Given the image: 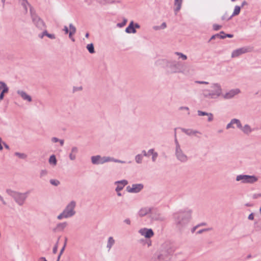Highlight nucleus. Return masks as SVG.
Instances as JSON below:
<instances>
[{"instance_id":"f257e3e1","label":"nucleus","mask_w":261,"mask_h":261,"mask_svg":"<svg viewBox=\"0 0 261 261\" xmlns=\"http://www.w3.org/2000/svg\"><path fill=\"white\" fill-rule=\"evenodd\" d=\"M192 210L187 208L173 214L174 225L177 230L181 232L185 229L192 219Z\"/></svg>"},{"instance_id":"f03ea898","label":"nucleus","mask_w":261,"mask_h":261,"mask_svg":"<svg viewBox=\"0 0 261 261\" xmlns=\"http://www.w3.org/2000/svg\"><path fill=\"white\" fill-rule=\"evenodd\" d=\"M175 251L174 246L169 242L163 243L161 249L155 252L151 258V261H170Z\"/></svg>"},{"instance_id":"7ed1b4c3","label":"nucleus","mask_w":261,"mask_h":261,"mask_svg":"<svg viewBox=\"0 0 261 261\" xmlns=\"http://www.w3.org/2000/svg\"><path fill=\"white\" fill-rule=\"evenodd\" d=\"M162 62L169 73H182L187 75L189 73L179 62L176 60L164 59L162 60Z\"/></svg>"},{"instance_id":"20e7f679","label":"nucleus","mask_w":261,"mask_h":261,"mask_svg":"<svg viewBox=\"0 0 261 261\" xmlns=\"http://www.w3.org/2000/svg\"><path fill=\"white\" fill-rule=\"evenodd\" d=\"M211 88L212 90L204 89L202 90V95L204 97L215 99L221 95L222 89L219 84H213Z\"/></svg>"},{"instance_id":"39448f33","label":"nucleus","mask_w":261,"mask_h":261,"mask_svg":"<svg viewBox=\"0 0 261 261\" xmlns=\"http://www.w3.org/2000/svg\"><path fill=\"white\" fill-rule=\"evenodd\" d=\"M6 192L9 195L12 197L15 202L19 205H23L27 198L28 194L29 193V191L22 193L13 191L11 189H7Z\"/></svg>"},{"instance_id":"423d86ee","label":"nucleus","mask_w":261,"mask_h":261,"mask_svg":"<svg viewBox=\"0 0 261 261\" xmlns=\"http://www.w3.org/2000/svg\"><path fill=\"white\" fill-rule=\"evenodd\" d=\"M30 14L33 24L39 30L46 28L45 23L35 12L33 8L30 6Z\"/></svg>"},{"instance_id":"0eeeda50","label":"nucleus","mask_w":261,"mask_h":261,"mask_svg":"<svg viewBox=\"0 0 261 261\" xmlns=\"http://www.w3.org/2000/svg\"><path fill=\"white\" fill-rule=\"evenodd\" d=\"M236 181H241V183L253 184L258 180V177L255 175L240 174L237 176Z\"/></svg>"},{"instance_id":"6e6552de","label":"nucleus","mask_w":261,"mask_h":261,"mask_svg":"<svg viewBox=\"0 0 261 261\" xmlns=\"http://www.w3.org/2000/svg\"><path fill=\"white\" fill-rule=\"evenodd\" d=\"M76 206L75 201L72 200L70 201L67 205L66 206L65 209L63 210L64 213L67 216V218L73 216L75 214V211L74 208Z\"/></svg>"},{"instance_id":"1a4fd4ad","label":"nucleus","mask_w":261,"mask_h":261,"mask_svg":"<svg viewBox=\"0 0 261 261\" xmlns=\"http://www.w3.org/2000/svg\"><path fill=\"white\" fill-rule=\"evenodd\" d=\"M91 160L92 163L94 165L103 164L111 160L110 156H101L100 155L92 156Z\"/></svg>"},{"instance_id":"9d476101","label":"nucleus","mask_w":261,"mask_h":261,"mask_svg":"<svg viewBox=\"0 0 261 261\" xmlns=\"http://www.w3.org/2000/svg\"><path fill=\"white\" fill-rule=\"evenodd\" d=\"M175 155L178 161L185 163L188 161V156L184 152L181 148L175 150Z\"/></svg>"},{"instance_id":"9b49d317","label":"nucleus","mask_w":261,"mask_h":261,"mask_svg":"<svg viewBox=\"0 0 261 261\" xmlns=\"http://www.w3.org/2000/svg\"><path fill=\"white\" fill-rule=\"evenodd\" d=\"M144 186L142 184H133L132 187L129 186L126 187V191L129 193H137L143 189Z\"/></svg>"},{"instance_id":"f8f14e48","label":"nucleus","mask_w":261,"mask_h":261,"mask_svg":"<svg viewBox=\"0 0 261 261\" xmlns=\"http://www.w3.org/2000/svg\"><path fill=\"white\" fill-rule=\"evenodd\" d=\"M150 217L152 220L155 221H164L165 220L164 216L159 213L157 210L153 208L151 212Z\"/></svg>"},{"instance_id":"ddd939ff","label":"nucleus","mask_w":261,"mask_h":261,"mask_svg":"<svg viewBox=\"0 0 261 261\" xmlns=\"http://www.w3.org/2000/svg\"><path fill=\"white\" fill-rule=\"evenodd\" d=\"M250 50L248 47H242L234 50L231 53V58H236L240 55L249 52Z\"/></svg>"},{"instance_id":"4468645a","label":"nucleus","mask_w":261,"mask_h":261,"mask_svg":"<svg viewBox=\"0 0 261 261\" xmlns=\"http://www.w3.org/2000/svg\"><path fill=\"white\" fill-rule=\"evenodd\" d=\"M139 232L142 235L144 236L147 239H150L152 237L154 232L151 229H148L146 228H141L139 230Z\"/></svg>"},{"instance_id":"2eb2a0df","label":"nucleus","mask_w":261,"mask_h":261,"mask_svg":"<svg viewBox=\"0 0 261 261\" xmlns=\"http://www.w3.org/2000/svg\"><path fill=\"white\" fill-rule=\"evenodd\" d=\"M240 92V90L239 89H232L224 94L223 97L225 99H230Z\"/></svg>"},{"instance_id":"dca6fc26","label":"nucleus","mask_w":261,"mask_h":261,"mask_svg":"<svg viewBox=\"0 0 261 261\" xmlns=\"http://www.w3.org/2000/svg\"><path fill=\"white\" fill-rule=\"evenodd\" d=\"M127 184L128 181L125 179L115 181V184L118 185L115 189V191L116 192H120L124 188L125 186L127 185Z\"/></svg>"},{"instance_id":"f3484780","label":"nucleus","mask_w":261,"mask_h":261,"mask_svg":"<svg viewBox=\"0 0 261 261\" xmlns=\"http://www.w3.org/2000/svg\"><path fill=\"white\" fill-rule=\"evenodd\" d=\"M17 93L19 95L23 100L29 102L32 101L31 96L28 95L25 92L22 90H18Z\"/></svg>"},{"instance_id":"a211bd4d","label":"nucleus","mask_w":261,"mask_h":261,"mask_svg":"<svg viewBox=\"0 0 261 261\" xmlns=\"http://www.w3.org/2000/svg\"><path fill=\"white\" fill-rule=\"evenodd\" d=\"M181 130L182 132L185 133L186 135L188 136H192L196 135L197 134H201V133L198 130H193L192 129H186L184 128H181Z\"/></svg>"},{"instance_id":"6ab92c4d","label":"nucleus","mask_w":261,"mask_h":261,"mask_svg":"<svg viewBox=\"0 0 261 261\" xmlns=\"http://www.w3.org/2000/svg\"><path fill=\"white\" fill-rule=\"evenodd\" d=\"M152 208L150 207H145L141 208L139 212V215L140 217H143L148 214H151V212H152Z\"/></svg>"},{"instance_id":"aec40b11","label":"nucleus","mask_w":261,"mask_h":261,"mask_svg":"<svg viewBox=\"0 0 261 261\" xmlns=\"http://www.w3.org/2000/svg\"><path fill=\"white\" fill-rule=\"evenodd\" d=\"M125 32L127 33L130 34V33H136V30L135 29L134 27V22L133 21H132L128 26L125 29Z\"/></svg>"},{"instance_id":"412c9836","label":"nucleus","mask_w":261,"mask_h":261,"mask_svg":"<svg viewBox=\"0 0 261 261\" xmlns=\"http://www.w3.org/2000/svg\"><path fill=\"white\" fill-rule=\"evenodd\" d=\"M254 130V129L251 128L249 125L246 124L243 126L241 131L245 135H249Z\"/></svg>"},{"instance_id":"4be33fe9","label":"nucleus","mask_w":261,"mask_h":261,"mask_svg":"<svg viewBox=\"0 0 261 261\" xmlns=\"http://www.w3.org/2000/svg\"><path fill=\"white\" fill-rule=\"evenodd\" d=\"M67 226V222L59 223L57 225L56 227L54 229V231H62Z\"/></svg>"},{"instance_id":"5701e85b","label":"nucleus","mask_w":261,"mask_h":261,"mask_svg":"<svg viewBox=\"0 0 261 261\" xmlns=\"http://www.w3.org/2000/svg\"><path fill=\"white\" fill-rule=\"evenodd\" d=\"M182 0H174V12L176 14L181 9Z\"/></svg>"},{"instance_id":"b1692460","label":"nucleus","mask_w":261,"mask_h":261,"mask_svg":"<svg viewBox=\"0 0 261 261\" xmlns=\"http://www.w3.org/2000/svg\"><path fill=\"white\" fill-rule=\"evenodd\" d=\"M115 243V240L113 239L112 237H110L108 238L107 248L108 249V250H110L112 247L114 245Z\"/></svg>"},{"instance_id":"393cba45","label":"nucleus","mask_w":261,"mask_h":261,"mask_svg":"<svg viewBox=\"0 0 261 261\" xmlns=\"http://www.w3.org/2000/svg\"><path fill=\"white\" fill-rule=\"evenodd\" d=\"M0 85H1V87H2V92L4 93H8L9 91V88L7 86V85H6V84L4 82H0Z\"/></svg>"},{"instance_id":"a878e982","label":"nucleus","mask_w":261,"mask_h":261,"mask_svg":"<svg viewBox=\"0 0 261 261\" xmlns=\"http://www.w3.org/2000/svg\"><path fill=\"white\" fill-rule=\"evenodd\" d=\"M49 163L51 165L55 166L57 165V161L56 156L54 154L50 155L49 159Z\"/></svg>"},{"instance_id":"bb28decb","label":"nucleus","mask_w":261,"mask_h":261,"mask_svg":"<svg viewBox=\"0 0 261 261\" xmlns=\"http://www.w3.org/2000/svg\"><path fill=\"white\" fill-rule=\"evenodd\" d=\"M86 48L90 54H94L95 53L94 47L93 43L88 44Z\"/></svg>"},{"instance_id":"cd10ccee","label":"nucleus","mask_w":261,"mask_h":261,"mask_svg":"<svg viewBox=\"0 0 261 261\" xmlns=\"http://www.w3.org/2000/svg\"><path fill=\"white\" fill-rule=\"evenodd\" d=\"M241 7L238 6H236L234 7L233 12L232 14L231 15L232 17H233V16L237 15L240 13V10H241Z\"/></svg>"},{"instance_id":"c85d7f7f","label":"nucleus","mask_w":261,"mask_h":261,"mask_svg":"<svg viewBox=\"0 0 261 261\" xmlns=\"http://www.w3.org/2000/svg\"><path fill=\"white\" fill-rule=\"evenodd\" d=\"M216 38L224 39V37H223V35L220 34V33L219 34H216L215 35H213L211 37L209 41H210L212 40L215 39Z\"/></svg>"},{"instance_id":"c756f323","label":"nucleus","mask_w":261,"mask_h":261,"mask_svg":"<svg viewBox=\"0 0 261 261\" xmlns=\"http://www.w3.org/2000/svg\"><path fill=\"white\" fill-rule=\"evenodd\" d=\"M143 155L138 154L135 156V161L137 163L141 164L142 162Z\"/></svg>"},{"instance_id":"7c9ffc66","label":"nucleus","mask_w":261,"mask_h":261,"mask_svg":"<svg viewBox=\"0 0 261 261\" xmlns=\"http://www.w3.org/2000/svg\"><path fill=\"white\" fill-rule=\"evenodd\" d=\"M69 28L70 29V31H69V33H70V35L74 34L76 33V28L72 23L69 24Z\"/></svg>"},{"instance_id":"2f4dec72","label":"nucleus","mask_w":261,"mask_h":261,"mask_svg":"<svg viewBox=\"0 0 261 261\" xmlns=\"http://www.w3.org/2000/svg\"><path fill=\"white\" fill-rule=\"evenodd\" d=\"M234 124L237 125V127L241 130L243 128V126L242 125L240 120L238 119L234 118Z\"/></svg>"},{"instance_id":"473e14b6","label":"nucleus","mask_w":261,"mask_h":261,"mask_svg":"<svg viewBox=\"0 0 261 261\" xmlns=\"http://www.w3.org/2000/svg\"><path fill=\"white\" fill-rule=\"evenodd\" d=\"M14 154H15V155H16V156H18V158H19L20 159H25L27 157V155L25 153H20V152H16Z\"/></svg>"},{"instance_id":"72a5a7b5","label":"nucleus","mask_w":261,"mask_h":261,"mask_svg":"<svg viewBox=\"0 0 261 261\" xmlns=\"http://www.w3.org/2000/svg\"><path fill=\"white\" fill-rule=\"evenodd\" d=\"M45 36H47L49 38L51 39H55L56 38V36L54 34H49L46 30V28L45 29Z\"/></svg>"},{"instance_id":"f704fd0d","label":"nucleus","mask_w":261,"mask_h":261,"mask_svg":"<svg viewBox=\"0 0 261 261\" xmlns=\"http://www.w3.org/2000/svg\"><path fill=\"white\" fill-rule=\"evenodd\" d=\"M50 183L55 186H58L60 185V182L58 180L51 179L49 181Z\"/></svg>"},{"instance_id":"c9c22d12","label":"nucleus","mask_w":261,"mask_h":261,"mask_svg":"<svg viewBox=\"0 0 261 261\" xmlns=\"http://www.w3.org/2000/svg\"><path fill=\"white\" fill-rule=\"evenodd\" d=\"M234 124V118L231 119L230 122L228 123L226 125V129H229V128H234V127L233 126V124Z\"/></svg>"},{"instance_id":"e433bc0d","label":"nucleus","mask_w":261,"mask_h":261,"mask_svg":"<svg viewBox=\"0 0 261 261\" xmlns=\"http://www.w3.org/2000/svg\"><path fill=\"white\" fill-rule=\"evenodd\" d=\"M175 54L179 56V58H181L183 60H186L187 59V56L181 53L175 52Z\"/></svg>"},{"instance_id":"4c0bfd02","label":"nucleus","mask_w":261,"mask_h":261,"mask_svg":"<svg viewBox=\"0 0 261 261\" xmlns=\"http://www.w3.org/2000/svg\"><path fill=\"white\" fill-rule=\"evenodd\" d=\"M127 21V19L125 18H124L122 22L118 23L117 24V26L119 28H122V27H124L126 24Z\"/></svg>"},{"instance_id":"58836bf2","label":"nucleus","mask_w":261,"mask_h":261,"mask_svg":"<svg viewBox=\"0 0 261 261\" xmlns=\"http://www.w3.org/2000/svg\"><path fill=\"white\" fill-rule=\"evenodd\" d=\"M59 239H60V237L58 238V240L57 243H56V244L55 245V246H54V247L53 248V253L54 254H56L57 252L58 247V243H59Z\"/></svg>"},{"instance_id":"ea45409f","label":"nucleus","mask_w":261,"mask_h":261,"mask_svg":"<svg viewBox=\"0 0 261 261\" xmlns=\"http://www.w3.org/2000/svg\"><path fill=\"white\" fill-rule=\"evenodd\" d=\"M212 230V228H204V229H200L199 230H198L196 233L197 234H201L204 232H206V231H210V230Z\"/></svg>"},{"instance_id":"a19ab883","label":"nucleus","mask_w":261,"mask_h":261,"mask_svg":"<svg viewBox=\"0 0 261 261\" xmlns=\"http://www.w3.org/2000/svg\"><path fill=\"white\" fill-rule=\"evenodd\" d=\"M232 16H228V15H227V13H225L224 15L223 16H222V20H230L231 18H232Z\"/></svg>"},{"instance_id":"79ce46f5","label":"nucleus","mask_w":261,"mask_h":261,"mask_svg":"<svg viewBox=\"0 0 261 261\" xmlns=\"http://www.w3.org/2000/svg\"><path fill=\"white\" fill-rule=\"evenodd\" d=\"M23 2L22 3V5L25 10V13H27L28 11L27 5H30L27 0H23Z\"/></svg>"},{"instance_id":"37998d69","label":"nucleus","mask_w":261,"mask_h":261,"mask_svg":"<svg viewBox=\"0 0 261 261\" xmlns=\"http://www.w3.org/2000/svg\"><path fill=\"white\" fill-rule=\"evenodd\" d=\"M209 113H207V112H203V111H200V110H198V111H197L198 115L199 116H207Z\"/></svg>"},{"instance_id":"c03bdc74","label":"nucleus","mask_w":261,"mask_h":261,"mask_svg":"<svg viewBox=\"0 0 261 261\" xmlns=\"http://www.w3.org/2000/svg\"><path fill=\"white\" fill-rule=\"evenodd\" d=\"M111 160L110 161V162H114L115 163H122V164L125 163V161L119 160L118 159H114L113 158H111Z\"/></svg>"},{"instance_id":"a18cd8bd","label":"nucleus","mask_w":261,"mask_h":261,"mask_svg":"<svg viewBox=\"0 0 261 261\" xmlns=\"http://www.w3.org/2000/svg\"><path fill=\"white\" fill-rule=\"evenodd\" d=\"M220 34L223 35V37H224V38H225L226 37L232 38L233 36V35L232 34H225L224 33V32H223V31L220 32Z\"/></svg>"},{"instance_id":"49530a36","label":"nucleus","mask_w":261,"mask_h":261,"mask_svg":"<svg viewBox=\"0 0 261 261\" xmlns=\"http://www.w3.org/2000/svg\"><path fill=\"white\" fill-rule=\"evenodd\" d=\"M66 216V215L65 214V213L63 211V212L62 213H61L60 215H59L58 216L57 218L59 220H61L63 218H67V216Z\"/></svg>"},{"instance_id":"de8ad7c7","label":"nucleus","mask_w":261,"mask_h":261,"mask_svg":"<svg viewBox=\"0 0 261 261\" xmlns=\"http://www.w3.org/2000/svg\"><path fill=\"white\" fill-rule=\"evenodd\" d=\"M213 30L215 31H218L222 28V25L217 24H214L213 25Z\"/></svg>"},{"instance_id":"09e8293b","label":"nucleus","mask_w":261,"mask_h":261,"mask_svg":"<svg viewBox=\"0 0 261 261\" xmlns=\"http://www.w3.org/2000/svg\"><path fill=\"white\" fill-rule=\"evenodd\" d=\"M208 116V118H207V121L208 122H211L214 119V116H213V114L211 113H210L208 114V115H207Z\"/></svg>"},{"instance_id":"8fccbe9b","label":"nucleus","mask_w":261,"mask_h":261,"mask_svg":"<svg viewBox=\"0 0 261 261\" xmlns=\"http://www.w3.org/2000/svg\"><path fill=\"white\" fill-rule=\"evenodd\" d=\"M69 159L72 160V161H74L76 159V154H74V153H73L72 152H71L70 154H69Z\"/></svg>"},{"instance_id":"3c124183","label":"nucleus","mask_w":261,"mask_h":261,"mask_svg":"<svg viewBox=\"0 0 261 261\" xmlns=\"http://www.w3.org/2000/svg\"><path fill=\"white\" fill-rule=\"evenodd\" d=\"M152 161L154 162L156 161V159L158 156V153L155 152L152 154Z\"/></svg>"},{"instance_id":"603ef678","label":"nucleus","mask_w":261,"mask_h":261,"mask_svg":"<svg viewBox=\"0 0 261 261\" xmlns=\"http://www.w3.org/2000/svg\"><path fill=\"white\" fill-rule=\"evenodd\" d=\"M47 174V171L46 170H42L40 172V176L42 177L45 176Z\"/></svg>"},{"instance_id":"864d4df0","label":"nucleus","mask_w":261,"mask_h":261,"mask_svg":"<svg viewBox=\"0 0 261 261\" xmlns=\"http://www.w3.org/2000/svg\"><path fill=\"white\" fill-rule=\"evenodd\" d=\"M179 110H186V111H188V115H190L189 108L188 107H179Z\"/></svg>"},{"instance_id":"5fc2aeb1","label":"nucleus","mask_w":261,"mask_h":261,"mask_svg":"<svg viewBox=\"0 0 261 261\" xmlns=\"http://www.w3.org/2000/svg\"><path fill=\"white\" fill-rule=\"evenodd\" d=\"M175 150L181 148V147H180V145H179V143H178V141H177L176 138H175Z\"/></svg>"},{"instance_id":"6e6d98bb","label":"nucleus","mask_w":261,"mask_h":261,"mask_svg":"<svg viewBox=\"0 0 261 261\" xmlns=\"http://www.w3.org/2000/svg\"><path fill=\"white\" fill-rule=\"evenodd\" d=\"M99 2L101 4H105V3H112L113 2L111 0H98Z\"/></svg>"},{"instance_id":"4d7b16f0","label":"nucleus","mask_w":261,"mask_h":261,"mask_svg":"<svg viewBox=\"0 0 261 261\" xmlns=\"http://www.w3.org/2000/svg\"><path fill=\"white\" fill-rule=\"evenodd\" d=\"M195 82L199 84H208V83L205 81H196Z\"/></svg>"},{"instance_id":"13d9d810","label":"nucleus","mask_w":261,"mask_h":261,"mask_svg":"<svg viewBox=\"0 0 261 261\" xmlns=\"http://www.w3.org/2000/svg\"><path fill=\"white\" fill-rule=\"evenodd\" d=\"M78 151V149L76 147H73L71 149V152L76 154Z\"/></svg>"},{"instance_id":"bf43d9fd","label":"nucleus","mask_w":261,"mask_h":261,"mask_svg":"<svg viewBox=\"0 0 261 261\" xmlns=\"http://www.w3.org/2000/svg\"><path fill=\"white\" fill-rule=\"evenodd\" d=\"M42 30L43 31L42 33L38 35V37L41 39H42L45 36V29Z\"/></svg>"},{"instance_id":"052dcab7","label":"nucleus","mask_w":261,"mask_h":261,"mask_svg":"<svg viewBox=\"0 0 261 261\" xmlns=\"http://www.w3.org/2000/svg\"><path fill=\"white\" fill-rule=\"evenodd\" d=\"M63 31L65 32V34H68L69 33V29L66 25L64 27Z\"/></svg>"},{"instance_id":"680f3d73","label":"nucleus","mask_w":261,"mask_h":261,"mask_svg":"<svg viewBox=\"0 0 261 261\" xmlns=\"http://www.w3.org/2000/svg\"><path fill=\"white\" fill-rule=\"evenodd\" d=\"M59 139L56 137H53L51 138V141L54 143H56L59 142Z\"/></svg>"},{"instance_id":"e2e57ef3","label":"nucleus","mask_w":261,"mask_h":261,"mask_svg":"<svg viewBox=\"0 0 261 261\" xmlns=\"http://www.w3.org/2000/svg\"><path fill=\"white\" fill-rule=\"evenodd\" d=\"M248 218L249 220H253L254 219V214H253V213H251L249 215Z\"/></svg>"},{"instance_id":"0e129e2a","label":"nucleus","mask_w":261,"mask_h":261,"mask_svg":"<svg viewBox=\"0 0 261 261\" xmlns=\"http://www.w3.org/2000/svg\"><path fill=\"white\" fill-rule=\"evenodd\" d=\"M69 34V38L71 39V40L72 41V42H74L75 41V39L73 37V35L74 34H71L70 35V33H68Z\"/></svg>"},{"instance_id":"69168bd1","label":"nucleus","mask_w":261,"mask_h":261,"mask_svg":"<svg viewBox=\"0 0 261 261\" xmlns=\"http://www.w3.org/2000/svg\"><path fill=\"white\" fill-rule=\"evenodd\" d=\"M124 222L126 223L128 225H130V220L129 219H126L124 220Z\"/></svg>"},{"instance_id":"338daca9","label":"nucleus","mask_w":261,"mask_h":261,"mask_svg":"<svg viewBox=\"0 0 261 261\" xmlns=\"http://www.w3.org/2000/svg\"><path fill=\"white\" fill-rule=\"evenodd\" d=\"M4 147L7 149H10V148H9V145L6 143H5V142H3V143H2Z\"/></svg>"},{"instance_id":"774afa93","label":"nucleus","mask_w":261,"mask_h":261,"mask_svg":"<svg viewBox=\"0 0 261 261\" xmlns=\"http://www.w3.org/2000/svg\"><path fill=\"white\" fill-rule=\"evenodd\" d=\"M5 94V93H3L2 92H1V93H0V101L4 99Z\"/></svg>"}]
</instances>
